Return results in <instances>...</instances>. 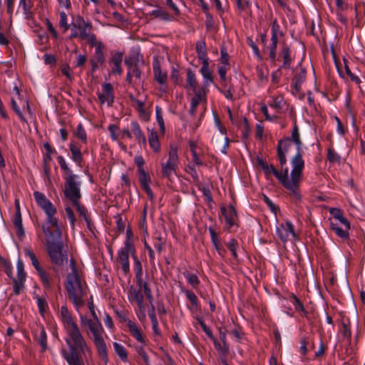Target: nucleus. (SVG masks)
<instances>
[{"label":"nucleus","instance_id":"nucleus-16","mask_svg":"<svg viewBox=\"0 0 365 365\" xmlns=\"http://www.w3.org/2000/svg\"><path fill=\"white\" fill-rule=\"evenodd\" d=\"M220 218L222 222H225L228 229L233 227L237 221V215L235 207H221Z\"/></svg>","mask_w":365,"mask_h":365},{"label":"nucleus","instance_id":"nucleus-59","mask_svg":"<svg viewBox=\"0 0 365 365\" xmlns=\"http://www.w3.org/2000/svg\"><path fill=\"white\" fill-rule=\"evenodd\" d=\"M108 130L110 132V138L113 141H116L118 139L117 132L119 130V127L115 124H110L108 127Z\"/></svg>","mask_w":365,"mask_h":365},{"label":"nucleus","instance_id":"nucleus-52","mask_svg":"<svg viewBox=\"0 0 365 365\" xmlns=\"http://www.w3.org/2000/svg\"><path fill=\"white\" fill-rule=\"evenodd\" d=\"M37 304L40 314L43 317L48 308L47 301L45 297H39L37 298Z\"/></svg>","mask_w":365,"mask_h":365},{"label":"nucleus","instance_id":"nucleus-35","mask_svg":"<svg viewBox=\"0 0 365 365\" xmlns=\"http://www.w3.org/2000/svg\"><path fill=\"white\" fill-rule=\"evenodd\" d=\"M35 339L39 343L41 347V351L44 352L47 349V335L43 325L40 327V332L38 336H35Z\"/></svg>","mask_w":365,"mask_h":365},{"label":"nucleus","instance_id":"nucleus-38","mask_svg":"<svg viewBox=\"0 0 365 365\" xmlns=\"http://www.w3.org/2000/svg\"><path fill=\"white\" fill-rule=\"evenodd\" d=\"M113 347L115 354L123 361H127L128 360V352L124 346L118 342L113 343Z\"/></svg>","mask_w":365,"mask_h":365},{"label":"nucleus","instance_id":"nucleus-21","mask_svg":"<svg viewBox=\"0 0 365 365\" xmlns=\"http://www.w3.org/2000/svg\"><path fill=\"white\" fill-rule=\"evenodd\" d=\"M97 352L105 364L108 361V349L103 336L93 339Z\"/></svg>","mask_w":365,"mask_h":365},{"label":"nucleus","instance_id":"nucleus-22","mask_svg":"<svg viewBox=\"0 0 365 365\" xmlns=\"http://www.w3.org/2000/svg\"><path fill=\"white\" fill-rule=\"evenodd\" d=\"M330 227L339 237L343 240L349 239L350 226L341 227L337 222L330 221Z\"/></svg>","mask_w":365,"mask_h":365},{"label":"nucleus","instance_id":"nucleus-18","mask_svg":"<svg viewBox=\"0 0 365 365\" xmlns=\"http://www.w3.org/2000/svg\"><path fill=\"white\" fill-rule=\"evenodd\" d=\"M138 173L141 188L147 193L148 197L152 200L153 198V192L150 187V184L151 183L150 175L147 173L145 170H142L138 172Z\"/></svg>","mask_w":365,"mask_h":365},{"label":"nucleus","instance_id":"nucleus-5","mask_svg":"<svg viewBox=\"0 0 365 365\" xmlns=\"http://www.w3.org/2000/svg\"><path fill=\"white\" fill-rule=\"evenodd\" d=\"M58 163L63 172L64 180V195L72 205H80L81 193V181L78 175L73 173V171L68 166L64 158L61 155L57 157Z\"/></svg>","mask_w":365,"mask_h":365},{"label":"nucleus","instance_id":"nucleus-11","mask_svg":"<svg viewBox=\"0 0 365 365\" xmlns=\"http://www.w3.org/2000/svg\"><path fill=\"white\" fill-rule=\"evenodd\" d=\"M91 47H95L94 56L90 58L91 64V72L93 73L102 66L106 62V57L104 55L105 45L101 41H97L93 45H90Z\"/></svg>","mask_w":365,"mask_h":365},{"label":"nucleus","instance_id":"nucleus-3","mask_svg":"<svg viewBox=\"0 0 365 365\" xmlns=\"http://www.w3.org/2000/svg\"><path fill=\"white\" fill-rule=\"evenodd\" d=\"M61 316L68 336L66 342L69 348V351L62 349V355L69 365H83L81 355L91 354V349L66 305L61 307Z\"/></svg>","mask_w":365,"mask_h":365},{"label":"nucleus","instance_id":"nucleus-14","mask_svg":"<svg viewBox=\"0 0 365 365\" xmlns=\"http://www.w3.org/2000/svg\"><path fill=\"white\" fill-rule=\"evenodd\" d=\"M154 79L160 85V90L165 92L168 88V74L167 72L161 69L160 63L155 59L153 63Z\"/></svg>","mask_w":365,"mask_h":365},{"label":"nucleus","instance_id":"nucleus-33","mask_svg":"<svg viewBox=\"0 0 365 365\" xmlns=\"http://www.w3.org/2000/svg\"><path fill=\"white\" fill-rule=\"evenodd\" d=\"M89 330L93 334V339L102 336L103 328L98 317L96 318H93V323Z\"/></svg>","mask_w":365,"mask_h":365},{"label":"nucleus","instance_id":"nucleus-31","mask_svg":"<svg viewBox=\"0 0 365 365\" xmlns=\"http://www.w3.org/2000/svg\"><path fill=\"white\" fill-rule=\"evenodd\" d=\"M19 6L22 7L24 14L27 20L33 19L34 14L31 11L33 4L31 0H19Z\"/></svg>","mask_w":365,"mask_h":365},{"label":"nucleus","instance_id":"nucleus-57","mask_svg":"<svg viewBox=\"0 0 365 365\" xmlns=\"http://www.w3.org/2000/svg\"><path fill=\"white\" fill-rule=\"evenodd\" d=\"M136 351L142 358L146 365H150L149 357L147 355L144 347L140 345L135 347Z\"/></svg>","mask_w":365,"mask_h":365},{"label":"nucleus","instance_id":"nucleus-61","mask_svg":"<svg viewBox=\"0 0 365 365\" xmlns=\"http://www.w3.org/2000/svg\"><path fill=\"white\" fill-rule=\"evenodd\" d=\"M197 320H198V322H199L200 325L201 326L202 329L207 334V336L210 339H212L214 340L215 339L213 337L212 332L211 329L205 324V323L204 322V321L202 319H197Z\"/></svg>","mask_w":365,"mask_h":365},{"label":"nucleus","instance_id":"nucleus-55","mask_svg":"<svg viewBox=\"0 0 365 365\" xmlns=\"http://www.w3.org/2000/svg\"><path fill=\"white\" fill-rule=\"evenodd\" d=\"M133 237V233L130 228H128L126 230V238L124 242V246H126V248L130 250L133 247H135L132 240Z\"/></svg>","mask_w":365,"mask_h":365},{"label":"nucleus","instance_id":"nucleus-37","mask_svg":"<svg viewBox=\"0 0 365 365\" xmlns=\"http://www.w3.org/2000/svg\"><path fill=\"white\" fill-rule=\"evenodd\" d=\"M128 96L132 102V106L136 108L140 115H144L145 113V110L144 109L145 102L138 100L132 93H130Z\"/></svg>","mask_w":365,"mask_h":365},{"label":"nucleus","instance_id":"nucleus-39","mask_svg":"<svg viewBox=\"0 0 365 365\" xmlns=\"http://www.w3.org/2000/svg\"><path fill=\"white\" fill-rule=\"evenodd\" d=\"M187 84L188 85L189 88L193 91H197L198 89H197V79L195 74L191 71L188 70L187 72Z\"/></svg>","mask_w":365,"mask_h":365},{"label":"nucleus","instance_id":"nucleus-28","mask_svg":"<svg viewBox=\"0 0 365 365\" xmlns=\"http://www.w3.org/2000/svg\"><path fill=\"white\" fill-rule=\"evenodd\" d=\"M305 78L306 71L304 69H301V71L294 76L292 80V86L296 93L300 91L302 85L304 82Z\"/></svg>","mask_w":365,"mask_h":365},{"label":"nucleus","instance_id":"nucleus-26","mask_svg":"<svg viewBox=\"0 0 365 365\" xmlns=\"http://www.w3.org/2000/svg\"><path fill=\"white\" fill-rule=\"evenodd\" d=\"M127 326L130 334L139 342L144 344L145 339L141 332L140 329L137 326L135 322L133 321H128Z\"/></svg>","mask_w":365,"mask_h":365},{"label":"nucleus","instance_id":"nucleus-47","mask_svg":"<svg viewBox=\"0 0 365 365\" xmlns=\"http://www.w3.org/2000/svg\"><path fill=\"white\" fill-rule=\"evenodd\" d=\"M76 211L78 212L79 216L83 217L85 221L86 222L88 228L91 230V220L88 217L87 213L88 211L86 207H76Z\"/></svg>","mask_w":365,"mask_h":365},{"label":"nucleus","instance_id":"nucleus-9","mask_svg":"<svg viewBox=\"0 0 365 365\" xmlns=\"http://www.w3.org/2000/svg\"><path fill=\"white\" fill-rule=\"evenodd\" d=\"M178 163V148L174 144L170 145L168 159L166 163L161 164L162 176L169 180H172L173 176L176 175V169Z\"/></svg>","mask_w":365,"mask_h":365},{"label":"nucleus","instance_id":"nucleus-4","mask_svg":"<svg viewBox=\"0 0 365 365\" xmlns=\"http://www.w3.org/2000/svg\"><path fill=\"white\" fill-rule=\"evenodd\" d=\"M58 163L63 172L64 180V195L72 205H80L81 193V181L78 175L73 173V171L68 166L64 158L61 155L57 157Z\"/></svg>","mask_w":365,"mask_h":365},{"label":"nucleus","instance_id":"nucleus-60","mask_svg":"<svg viewBox=\"0 0 365 365\" xmlns=\"http://www.w3.org/2000/svg\"><path fill=\"white\" fill-rule=\"evenodd\" d=\"M134 260V270L136 275H143V267L140 261L138 259L137 255L133 257Z\"/></svg>","mask_w":365,"mask_h":365},{"label":"nucleus","instance_id":"nucleus-64","mask_svg":"<svg viewBox=\"0 0 365 365\" xmlns=\"http://www.w3.org/2000/svg\"><path fill=\"white\" fill-rule=\"evenodd\" d=\"M209 232L210 234L212 242H213L215 246L217 248L218 245H220V240L217 237V233L212 227L209 228Z\"/></svg>","mask_w":365,"mask_h":365},{"label":"nucleus","instance_id":"nucleus-32","mask_svg":"<svg viewBox=\"0 0 365 365\" xmlns=\"http://www.w3.org/2000/svg\"><path fill=\"white\" fill-rule=\"evenodd\" d=\"M292 139L293 142L294 143V144L297 146V153H296V155L294 156H297V155H299L301 159H302V153H301L302 142L300 140L299 129H298V127L296 125H294V126L293 128V130H292Z\"/></svg>","mask_w":365,"mask_h":365},{"label":"nucleus","instance_id":"nucleus-29","mask_svg":"<svg viewBox=\"0 0 365 365\" xmlns=\"http://www.w3.org/2000/svg\"><path fill=\"white\" fill-rule=\"evenodd\" d=\"M69 148L71 153V159L75 163L80 165L83 161V155L80 148L76 145L75 142L71 141L69 144Z\"/></svg>","mask_w":365,"mask_h":365},{"label":"nucleus","instance_id":"nucleus-40","mask_svg":"<svg viewBox=\"0 0 365 365\" xmlns=\"http://www.w3.org/2000/svg\"><path fill=\"white\" fill-rule=\"evenodd\" d=\"M240 128L242 133L245 143L247 145V141H249L250 135V123L247 118H243V122L240 123Z\"/></svg>","mask_w":365,"mask_h":365},{"label":"nucleus","instance_id":"nucleus-19","mask_svg":"<svg viewBox=\"0 0 365 365\" xmlns=\"http://www.w3.org/2000/svg\"><path fill=\"white\" fill-rule=\"evenodd\" d=\"M194 93L195 96L191 98L190 101V108L189 110V113L192 116L195 115L197 106L206 95L205 89L204 87L199 88L197 91H195Z\"/></svg>","mask_w":365,"mask_h":365},{"label":"nucleus","instance_id":"nucleus-10","mask_svg":"<svg viewBox=\"0 0 365 365\" xmlns=\"http://www.w3.org/2000/svg\"><path fill=\"white\" fill-rule=\"evenodd\" d=\"M5 272L6 274L12 278L13 280V288L14 293L15 295H19L21 291L24 289V282L26 281V274L24 272V264L21 260H19L17 262V277L14 278L12 277V269L10 265H9Z\"/></svg>","mask_w":365,"mask_h":365},{"label":"nucleus","instance_id":"nucleus-2","mask_svg":"<svg viewBox=\"0 0 365 365\" xmlns=\"http://www.w3.org/2000/svg\"><path fill=\"white\" fill-rule=\"evenodd\" d=\"M46 220L42 225L43 232L46 236V249L51 262L58 267L68 262V247L62 241V234L55 217L56 207H42Z\"/></svg>","mask_w":365,"mask_h":365},{"label":"nucleus","instance_id":"nucleus-25","mask_svg":"<svg viewBox=\"0 0 365 365\" xmlns=\"http://www.w3.org/2000/svg\"><path fill=\"white\" fill-rule=\"evenodd\" d=\"M21 207H16V212L13 219V224L16 229V235L19 237L24 236V230L22 225V218L20 211Z\"/></svg>","mask_w":365,"mask_h":365},{"label":"nucleus","instance_id":"nucleus-53","mask_svg":"<svg viewBox=\"0 0 365 365\" xmlns=\"http://www.w3.org/2000/svg\"><path fill=\"white\" fill-rule=\"evenodd\" d=\"M155 114H156L157 122L160 127V130L162 133H164L165 130V123H164V120H163V118L162 115V110L159 106L155 107Z\"/></svg>","mask_w":365,"mask_h":365},{"label":"nucleus","instance_id":"nucleus-34","mask_svg":"<svg viewBox=\"0 0 365 365\" xmlns=\"http://www.w3.org/2000/svg\"><path fill=\"white\" fill-rule=\"evenodd\" d=\"M196 53L200 60L202 61H208L206 51V43L204 40L199 41L196 43Z\"/></svg>","mask_w":365,"mask_h":365},{"label":"nucleus","instance_id":"nucleus-49","mask_svg":"<svg viewBox=\"0 0 365 365\" xmlns=\"http://www.w3.org/2000/svg\"><path fill=\"white\" fill-rule=\"evenodd\" d=\"M37 273L41 280L43 287L47 289H51V286L47 273L43 269L38 270Z\"/></svg>","mask_w":365,"mask_h":365},{"label":"nucleus","instance_id":"nucleus-43","mask_svg":"<svg viewBox=\"0 0 365 365\" xmlns=\"http://www.w3.org/2000/svg\"><path fill=\"white\" fill-rule=\"evenodd\" d=\"M34 198L38 205H52L51 202L46 198L43 193L35 191L34 193Z\"/></svg>","mask_w":365,"mask_h":365},{"label":"nucleus","instance_id":"nucleus-46","mask_svg":"<svg viewBox=\"0 0 365 365\" xmlns=\"http://www.w3.org/2000/svg\"><path fill=\"white\" fill-rule=\"evenodd\" d=\"M222 343L223 344L221 345L220 343L214 339L215 347L217 350L220 356H227L229 352V346L227 344L226 342Z\"/></svg>","mask_w":365,"mask_h":365},{"label":"nucleus","instance_id":"nucleus-7","mask_svg":"<svg viewBox=\"0 0 365 365\" xmlns=\"http://www.w3.org/2000/svg\"><path fill=\"white\" fill-rule=\"evenodd\" d=\"M93 25L86 21L83 16L78 15L71 24L70 38H79L85 40L89 45H93L97 39L96 35L92 33Z\"/></svg>","mask_w":365,"mask_h":365},{"label":"nucleus","instance_id":"nucleus-56","mask_svg":"<svg viewBox=\"0 0 365 365\" xmlns=\"http://www.w3.org/2000/svg\"><path fill=\"white\" fill-rule=\"evenodd\" d=\"M184 293L185 294L187 299L190 302L191 304L195 308H197L199 306V303L197 297L195 295V294L188 289L185 290Z\"/></svg>","mask_w":365,"mask_h":365},{"label":"nucleus","instance_id":"nucleus-1","mask_svg":"<svg viewBox=\"0 0 365 365\" xmlns=\"http://www.w3.org/2000/svg\"><path fill=\"white\" fill-rule=\"evenodd\" d=\"M291 145L289 138L284 140H279L277 145V156L279 164L282 169V173H279L272 165H267L263 160L257 157L259 165L262 168L266 175L273 174L285 187L291 192L292 196L295 200L300 198L298 188L300 184L302 170L304 168V162L301 159L299 155L294 156L291 160L292 170L289 173V168L286 166L287 158L286 154L288 152Z\"/></svg>","mask_w":365,"mask_h":365},{"label":"nucleus","instance_id":"nucleus-63","mask_svg":"<svg viewBox=\"0 0 365 365\" xmlns=\"http://www.w3.org/2000/svg\"><path fill=\"white\" fill-rule=\"evenodd\" d=\"M134 162L138 167V172L144 170L143 165L145 164V160L141 155H137L134 158Z\"/></svg>","mask_w":365,"mask_h":365},{"label":"nucleus","instance_id":"nucleus-15","mask_svg":"<svg viewBox=\"0 0 365 365\" xmlns=\"http://www.w3.org/2000/svg\"><path fill=\"white\" fill-rule=\"evenodd\" d=\"M277 233L280 240L285 242L291 238L296 240V234L294 225L290 221H286L277 227Z\"/></svg>","mask_w":365,"mask_h":365},{"label":"nucleus","instance_id":"nucleus-23","mask_svg":"<svg viewBox=\"0 0 365 365\" xmlns=\"http://www.w3.org/2000/svg\"><path fill=\"white\" fill-rule=\"evenodd\" d=\"M130 130L131 134L133 133L135 140L140 145H145L146 144V138L143 130L140 128L139 123L137 121H132L130 123Z\"/></svg>","mask_w":365,"mask_h":365},{"label":"nucleus","instance_id":"nucleus-41","mask_svg":"<svg viewBox=\"0 0 365 365\" xmlns=\"http://www.w3.org/2000/svg\"><path fill=\"white\" fill-rule=\"evenodd\" d=\"M292 303L295 309V310L299 312L301 316L307 317V311L305 310L303 304L300 302L298 297L294 296L292 300Z\"/></svg>","mask_w":365,"mask_h":365},{"label":"nucleus","instance_id":"nucleus-48","mask_svg":"<svg viewBox=\"0 0 365 365\" xmlns=\"http://www.w3.org/2000/svg\"><path fill=\"white\" fill-rule=\"evenodd\" d=\"M52 161V157L51 155L48 154H43V170L45 173V175L48 178L50 175V163Z\"/></svg>","mask_w":365,"mask_h":365},{"label":"nucleus","instance_id":"nucleus-44","mask_svg":"<svg viewBox=\"0 0 365 365\" xmlns=\"http://www.w3.org/2000/svg\"><path fill=\"white\" fill-rule=\"evenodd\" d=\"M185 277L187 279V282L194 288H197L200 284V280L197 276L195 274H190L188 272L183 273Z\"/></svg>","mask_w":365,"mask_h":365},{"label":"nucleus","instance_id":"nucleus-13","mask_svg":"<svg viewBox=\"0 0 365 365\" xmlns=\"http://www.w3.org/2000/svg\"><path fill=\"white\" fill-rule=\"evenodd\" d=\"M97 96L101 104L106 103L108 106H111L115 99L113 85L110 83H103L102 91L98 92Z\"/></svg>","mask_w":365,"mask_h":365},{"label":"nucleus","instance_id":"nucleus-27","mask_svg":"<svg viewBox=\"0 0 365 365\" xmlns=\"http://www.w3.org/2000/svg\"><path fill=\"white\" fill-rule=\"evenodd\" d=\"M278 60H282L283 61L282 67L285 68L290 67L292 58L290 56V49L287 46H283L281 51L279 53Z\"/></svg>","mask_w":365,"mask_h":365},{"label":"nucleus","instance_id":"nucleus-62","mask_svg":"<svg viewBox=\"0 0 365 365\" xmlns=\"http://www.w3.org/2000/svg\"><path fill=\"white\" fill-rule=\"evenodd\" d=\"M327 158L328 160L331 163L338 162L340 159L339 155L331 149L328 150Z\"/></svg>","mask_w":365,"mask_h":365},{"label":"nucleus","instance_id":"nucleus-12","mask_svg":"<svg viewBox=\"0 0 365 365\" xmlns=\"http://www.w3.org/2000/svg\"><path fill=\"white\" fill-rule=\"evenodd\" d=\"M135 255V247H133L129 250L126 248V246H123L118 250L116 262L120 265V267L125 274H128L130 272L129 256L130 255L133 259Z\"/></svg>","mask_w":365,"mask_h":365},{"label":"nucleus","instance_id":"nucleus-51","mask_svg":"<svg viewBox=\"0 0 365 365\" xmlns=\"http://www.w3.org/2000/svg\"><path fill=\"white\" fill-rule=\"evenodd\" d=\"M342 329L341 333L344 339H345L347 343H350L351 337V331L348 324H346L344 321L341 323Z\"/></svg>","mask_w":365,"mask_h":365},{"label":"nucleus","instance_id":"nucleus-24","mask_svg":"<svg viewBox=\"0 0 365 365\" xmlns=\"http://www.w3.org/2000/svg\"><path fill=\"white\" fill-rule=\"evenodd\" d=\"M123 56V53L122 52H115L109 59V63L114 66V68L112 69L113 73L120 75L123 73L121 68Z\"/></svg>","mask_w":365,"mask_h":365},{"label":"nucleus","instance_id":"nucleus-17","mask_svg":"<svg viewBox=\"0 0 365 365\" xmlns=\"http://www.w3.org/2000/svg\"><path fill=\"white\" fill-rule=\"evenodd\" d=\"M129 300L130 302H135L140 312L143 314V317H145V305H144V296L142 294V290L136 289L133 285L130 286L128 289Z\"/></svg>","mask_w":365,"mask_h":365},{"label":"nucleus","instance_id":"nucleus-58","mask_svg":"<svg viewBox=\"0 0 365 365\" xmlns=\"http://www.w3.org/2000/svg\"><path fill=\"white\" fill-rule=\"evenodd\" d=\"M11 103L12 109L17 114V115L19 116L20 120L23 123H27V120H26V118L23 115L22 112L20 110V109H19V106H18V105H17V103H16V102L15 101L14 99H11Z\"/></svg>","mask_w":365,"mask_h":365},{"label":"nucleus","instance_id":"nucleus-6","mask_svg":"<svg viewBox=\"0 0 365 365\" xmlns=\"http://www.w3.org/2000/svg\"><path fill=\"white\" fill-rule=\"evenodd\" d=\"M65 288L68 299L77 309L85 304L84 297L87 294V287L86 284H83L80 276L67 274Z\"/></svg>","mask_w":365,"mask_h":365},{"label":"nucleus","instance_id":"nucleus-45","mask_svg":"<svg viewBox=\"0 0 365 365\" xmlns=\"http://www.w3.org/2000/svg\"><path fill=\"white\" fill-rule=\"evenodd\" d=\"M75 135L83 143H86L87 142V134L81 123L77 125L76 130L75 131Z\"/></svg>","mask_w":365,"mask_h":365},{"label":"nucleus","instance_id":"nucleus-36","mask_svg":"<svg viewBox=\"0 0 365 365\" xmlns=\"http://www.w3.org/2000/svg\"><path fill=\"white\" fill-rule=\"evenodd\" d=\"M148 143L150 148L155 153H158L160 150V143L158 140V135L156 131H151L148 137Z\"/></svg>","mask_w":365,"mask_h":365},{"label":"nucleus","instance_id":"nucleus-8","mask_svg":"<svg viewBox=\"0 0 365 365\" xmlns=\"http://www.w3.org/2000/svg\"><path fill=\"white\" fill-rule=\"evenodd\" d=\"M140 63L144 64V61L141 59L139 53H133L125 58V64L128 68L125 81L131 87H135L137 81L141 79Z\"/></svg>","mask_w":365,"mask_h":365},{"label":"nucleus","instance_id":"nucleus-50","mask_svg":"<svg viewBox=\"0 0 365 365\" xmlns=\"http://www.w3.org/2000/svg\"><path fill=\"white\" fill-rule=\"evenodd\" d=\"M150 15L154 16L155 17L160 18L162 20H164V21H170V20L169 14L167 11L162 10L161 9L153 10L150 12Z\"/></svg>","mask_w":365,"mask_h":365},{"label":"nucleus","instance_id":"nucleus-54","mask_svg":"<svg viewBox=\"0 0 365 365\" xmlns=\"http://www.w3.org/2000/svg\"><path fill=\"white\" fill-rule=\"evenodd\" d=\"M59 26L63 29V31L71 29V24H68V17L64 11L60 12Z\"/></svg>","mask_w":365,"mask_h":365},{"label":"nucleus","instance_id":"nucleus-20","mask_svg":"<svg viewBox=\"0 0 365 365\" xmlns=\"http://www.w3.org/2000/svg\"><path fill=\"white\" fill-rule=\"evenodd\" d=\"M329 213L331 217L329 221L337 222L340 226H350V222L344 217L341 210L337 207H331L329 209Z\"/></svg>","mask_w":365,"mask_h":365},{"label":"nucleus","instance_id":"nucleus-30","mask_svg":"<svg viewBox=\"0 0 365 365\" xmlns=\"http://www.w3.org/2000/svg\"><path fill=\"white\" fill-rule=\"evenodd\" d=\"M200 73H202L204 81V88L207 86L210 83L212 82V74L209 70L208 61H202V65L200 68Z\"/></svg>","mask_w":365,"mask_h":365},{"label":"nucleus","instance_id":"nucleus-42","mask_svg":"<svg viewBox=\"0 0 365 365\" xmlns=\"http://www.w3.org/2000/svg\"><path fill=\"white\" fill-rule=\"evenodd\" d=\"M24 252H25V255L30 258L33 266L34 267V268L36 269V270L37 272L38 270L43 269L41 267V264H40L37 257H36L35 254L30 249L26 248L24 250Z\"/></svg>","mask_w":365,"mask_h":365}]
</instances>
